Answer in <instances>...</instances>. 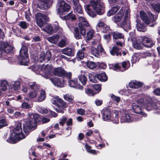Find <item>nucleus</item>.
<instances>
[{
    "label": "nucleus",
    "instance_id": "1",
    "mask_svg": "<svg viewBox=\"0 0 160 160\" xmlns=\"http://www.w3.org/2000/svg\"><path fill=\"white\" fill-rule=\"evenodd\" d=\"M28 116V117L23 125V131L27 135L29 132L36 128L37 122L40 118L39 114L36 113L29 112Z\"/></svg>",
    "mask_w": 160,
    "mask_h": 160
},
{
    "label": "nucleus",
    "instance_id": "2",
    "mask_svg": "<svg viewBox=\"0 0 160 160\" xmlns=\"http://www.w3.org/2000/svg\"><path fill=\"white\" fill-rule=\"evenodd\" d=\"M34 72H38V73L42 74V76L46 78H48L52 74L53 70L52 66L49 65L43 64L40 67L36 66L33 69ZM37 74L38 72H36Z\"/></svg>",
    "mask_w": 160,
    "mask_h": 160
},
{
    "label": "nucleus",
    "instance_id": "3",
    "mask_svg": "<svg viewBox=\"0 0 160 160\" xmlns=\"http://www.w3.org/2000/svg\"><path fill=\"white\" fill-rule=\"evenodd\" d=\"M90 5H87L85 9L88 14L92 17H95L96 14L91 9L90 7H92L98 15H100V3L98 0H92L90 2Z\"/></svg>",
    "mask_w": 160,
    "mask_h": 160
},
{
    "label": "nucleus",
    "instance_id": "4",
    "mask_svg": "<svg viewBox=\"0 0 160 160\" xmlns=\"http://www.w3.org/2000/svg\"><path fill=\"white\" fill-rule=\"evenodd\" d=\"M28 57L27 48L25 46H22L18 57V62L20 64L25 66L28 65L29 63L27 60Z\"/></svg>",
    "mask_w": 160,
    "mask_h": 160
},
{
    "label": "nucleus",
    "instance_id": "5",
    "mask_svg": "<svg viewBox=\"0 0 160 160\" xmlns=\"http://www.w3.org/2000/svg\"><path fill=\"white\" fill-rule=\"evenodd\" d=\"M84 26L86 27H89V25L88 22L86 20L82 23H79V27L80 32V33H79V30L78 28H75L74 29L75 32L74 36L77 39H80L81 38V34L82 36H84L86 34Z\"/></svg>",
    "mask_w": 160,
    "mask_h": 160
},
{
    "label": "nucleus",
    "instance_id": "6",
    "mask_svg": "<svg viewBox=\"0 0 160 160\" xmlns=\"http://www.w3.org/2000/svg\"><path fill=\"white\" fill-rule=\"evenodd\" d=\"M58 12L60 14H62L63 12H68L71 8L70 5L63 0H58Z\"/></svg>",
    "mask_w": 160,
    "mask_h": 160
},
{
    "label": "nucleus",
    "instance_id": "7",
    "mask_svg": "<svg viewBox=\"0 0 160 160\" xmlns=\"http://www.w3.org/2000/svg\"><path fill=\"white\" fill-rule=\"evenodd\" d=\"M36 20L38 25L42 27L44 22L48 21L49 18L45 14L38 12L36 15Z\"/></svg>",
    "mask_w": 160,
    "mask_h": 160
},
{
    "label": "nucleus",
    "instance_id": "8",
    "mask_svg": "<svg viewBox=\"0 0 160 160\" xmlns=\"http://www.w3.org/2000/svg\"><path fill=\"white\" fill-rule=\"evenodd\" d=\"M111 30L109 26L107 25L104 22L101 21V31L103 33H108L103 35L104 38L105 39H111V34L110 31Z\"/></svg>",
    "mask_w": 160,
    "mask_h": 160
},
{
    "label": "nucleus",
    "instance_id": "9",
    "mask_svg": "<svg viewBox=\"0 0 160 160\" xmlns=\"http://www.w3.org/2000/svg\"><path fill=\"white\" fill-rule=\"evenodd\" d=\"M51 52L49 50H47L45 54L43 52H41L38 61L42 62L44 61L45 62H48L50 60L51 57Z\"/></svg>",
    "mask_w": 160,
    "mask_h": 160
},
{
    "label": "nucleus",
    "instance_id": "10",
    "mask_svg": "<svg viewBox=\"0 0 160 160\" xmlns=\"http://www.w3.org/2000/svg\"><path fill=\"white\" fill-rule=\"evenodd\" d=\"M157 106V104L153 102L152 99L150 98H148L143 105V107L146 110L150 111L154 109Z\"/></svg>",
    "mask_w": 160,
    "mask_h": 160
},
{
    "label": "nucleus",
    "instance_id": "11",
    "mask_svg": "<svg viewBox=\"0 0 160 160\" xmlns=\"http://www.w3.org/2000/svg\"><path fill=\"white\" fill-rule=\"evenodd\" d=\"M132 108L133 112L139 114L145 117L147 114L142 111L140 106L136 103H133L132 104Z\"/></svg>",
    "mask_w": 160,
    "mask_h": 160
},
{
    "label": "nucleus",
    "instance_id": "12",
    "mask_svg": "<svg viewBox=\"0 0 160 160\" xmlns=\"http://www.w3.org/2000/svg\"><path fill=\"white\" fill-rule=\"evenodd\" d=\"M72 3L74 5L73 8L75 12L77 14H82L83 12L81 6L79 3L78 0H72Z\"/></svg>",
    "mask_w": 160,
    "mask_h": 160
},
{
    "label": "nucleus",
    "instance_id": "13",
    "mask_svg": "<svg viewBox=\"0 0 160 160\" xmlns=\"http://www.w3.org/2000/svg\"><path fill=\"white\" fill-rule=\"evenodd\" d=\"M101 113L102 114V118L104 121H110V116L111 115V111L110 109L108 108H104L101 111Z\"/></svg>",
    "mask_w": 160,
    "mask_h": 160
},
{
    "label": "nucleus",
    "instance_id": "14",
    "mask_svg": "<svg viewBox=\"0 0 160 160\" xmlns=\"http://www.w3.org/2000/svg\"><path fill=\"white\" fill-rule=\"evenodd\" d=\"M25 136L24 134L21 132H19V133L17 134V135L14 136L13 139H12L11 138V136L10 137V140L9 141L8 140H7L8 142L12 143H15L19 141L24 139L25 138Z\"/></svg>",
    "mask_w": 160,
    "mask_h": 160
},
{
    "label": "nucleus",
    "instance_id": "15",
    "mask_svg": "<svg viewBox=\"0 0 160 160\" xmlns=\"http://www.w3.org/2000/svg\"><path fill=\"white\" fill-rule=\"evenodd\" d=\"M61 52L68 56H73L75 53V49L73 48L67 47L62 50Z\"/></svg>",
    "mask_w": 160,
    "mask_h": 160
},
{
    "label": "nucleus",
    "instance_id": "16",
    "mask_svg": "<svg viewBox=\"0 0 160 160\" xmlns=\"http://www.w3.org/2000/svg\"><path fill=\"white\" fill-rule=\"evenodd\" d=\"M118 111L114 110L111 112L110 121L115 123H118L119 122L118 117Z\"/></svg>",
    "mask_w": 160,
    "mask_h": 160
},
{
    "label": "nucleus",
    "instance_id": "17",
    "mask_svg": "<svg viewBox=\"0 0 160 160\" xmlns=\"http://www.w3.org/2000/svg\"><path fill=\"white\" fill-rule=\"evenodd\" d=\"M68 82L69 85L71 87L81 90L83 89V87L82 86L78 84V80L76 78L69 80Z\"/></svg>",
    "mask_w": 160,
    "mask_h": 160
},
{
    "label": "nucleus",
    "instance_id": "18",
    "mask_svg": "<svg viewBox=\"0 0 160 160\" xmlns=\"http://www.w3.org/2000/svg\"><path fill=\"white\" fill-rule=\"evenodd\" d=\"M111 34V36H112L113 40H124V34L118 31L112 32Z\"/></svg>",
    "mask_w": 160,
    "mask_h": 160
},
{
    "label": "nucleus",
    "instance_id": "19",
    "mask_svg": "<svg viewBox=\"0 0 160 160\" xmlns=\"http://www.w3.org/2000/svg\"><path fill=\"white\" fill-rule=\"evenodd\" d=\"M123 13V10L122 9H121L119 12L112 17V19L114 22L116 23L119 22L124 15Z\"/></svg>",
    "mask_w": 160,
    "mask_h": 160
},
{
    "label": "nucleus",
    "instance_id": "20",
    "mask_svg": "<svg viewBox=\"0 0 160 160\" xmlns=\"http://www.w3.org/2000/svg\"><path fill=\"white\" fill-rule=\"evenodd\" d=\"M140 18L146 24L149 25L150 24L151 20L144 11L142 10L140 11Z\"/></svg>",
    "mask_w": 160,
    "mask_h": 160
},
{
    "label": "nucleus",
    "instance_id": "21",
    "mask_svg": "<svg viewBox=\"0 0 160 160\" xmlns=\"http://www.w3.org/2000/svg\"><path fill=\"white\" fill-rule=\"evenodd\" d=\"M22 123L21 122H18L17 123L16 128L13 130L12 132L11 133V138L12 139H13L14 136L17 135V134L19 133V132H21L22 131L21 128Z\"/></svg>",
    "mask_w": 160,
    "mask_h": 160
},
{
    "label": "nucleus",
    "instance_id": "22",
    "mask_svg": "<svg viewBox=\"0 0 160 160\" xmlns=\"http://www.w3.org/2000/svg\"><path fill=\"white\" fill-rule=\"evenodd\" d=\"M143 83L136 80L131 81L129 83V86L131 88H138L142 86Z\"/></svg>",
    "mask_w": 160,
    "mask_h": 160
},
{
    "label": "nucleus",
    "instance_id": "23",
    "mask_svg": "<svg viewBox=\"0 0 160 160\" xmlns=\"http://www.w3.org/2000/svg\"><path fill=\"white\" fill-rule=\"evenodd\" d=\"M136 27L137 30L140 32H145L147 30L146 26L142 22H141L137 20Z\"/></svg>",
    "mask_w": 160,
    "mask_h": 160
},
{
    "label": "nucleus",
    "instance_id": "24",
    "mask_svg": "<svg viewBox=\"0 0 160 160\" xmlns=\"http://www.w3.org/2000/svg\"><path fill=\"white\" fill-rule=\"evenodd\" d=\"M88 77L90 81L94 83L98 82L97 80H96V78L98 79V81L100 80V74H96L94 76L93 74L89 73Z\"/></svg>",
    "mask_w": 160,
    "mask_h": 160
},
{
    "label": "nucleus",
    "instance_id": "25",
    "mask_svg": "<svg viewBox=\"0 0 160 160\" xmlns=\"http://www.w3.org/2000/svg\"><path fill=\"white\" fill-rule=\"evenodd\" d=\"M119 49L118 48L114 46L110 51V53L113 56H121L122 53L121 52H119Z\"/></svg>",
    "mask_w": 160,
    "mask_h": 160
},
{
    "label": "nucleus",
    "instance_id": "26",
    "mask_svg": "<svg viewBox=\"0 0 160 160\" xmlns=\"http://www.w3.org/2000/svg\"><path fill=\"white\" fill-rule=\"evenodd\" d=\"M64 73V70L61 67H58L54 69V74L56 76H62Z\"/></svg>",
    "mask_w": 160,
    "mask_h": 160
},
{
    "label": "nucleus",
    "instance_id": "27",
    "mask_svg": "<svg viewBox=\"0 0 160 160\" xmlns=\"http://www.w3.org/2000/svg\"><path fill=\"white\" fill-rule=\"evenodd\" d=\"M29 86L32 90L38 92L40 91V86L35 82L30 83Z\"/></svg>",
    "mask_w": 160,
    "mask_h": 160
},
{
    "label": "nucleus",
    "instance_id": "28",
    "mask_svg": "<svg viewBox=\"0 0 160 160\" xmlns=\"http://www.w3.org/2000/svg\"><path fill=\"white\" fill-rule=\"evenodd\" d=\"M120 8V7L118 5L113 7L108 12L107 14V16L109 17L114 14L119 10Z\"/></svg>",
    "mask_w": 160,
    "mask_h": 160
},
{
    "label": "nucleus",
    "instance_id": "29",
    "mask_svg": "<svg viewBox=\"0 0 160 160\" xmlns=\"http://www.w3.org/2000/svg\"><path fill=\"white\" fill-rule=\"evenodd\" d=\"M50 79L55 86L60 87H63V84L58 78H50Z\"/></svg>",
    "mask_w": 160,
    "mask_h": 160
},
{
    "label": "nucleus",
    "instance_id": "30",
    "mask_svg": "<svg viewBox=\"0 0 160 160\" xmlns=\"http://www.w3.org/2000/svg\"><path fill=\"white\" fill-rule=\"evenodd\" d=\"M121 27L123 29L126 31L129 29H131V28L130 25V22L129 21L125 22H122L121 23Z\"/></svg>",
    "mask_w": 160,
    "mask_h": 160
},
{
    "label": "nucleus",
    "instance_id": "31",
    "mask_svg": "<svg viewBox=\"0 0 160 160\" xmlns=\"http://www.w3.org/2000/svg\"><path fill=\"white\" fill-rule=\"evenodd\" d=\"M132 41V43H134L133 47L135 48L138 50L142 48V45H143L142 41Z\"/></svg>",
    "mask_w": 160,
    "mask_h": 160
},
{
    "label": "nucleus",
    "instance_id": "32",
    "mask_svg": "<svg viewBox=\"0 0 160 160\" xmlns=\"http://www.w3.org/2000/svg\"><path fill=\"white\" fill-rule=\"evenodd\" d=\"M109 66L110 69L115 71H120L121 68V66L119 65L118 63H117L115 64H109Z\"/></svg>",
    "mask_w": 160,
    "mask_h": 160
},
{
    "label": "nucleus",
    "instance_id": "33",
    "mask_svg": "<svg viewBox=\"0 0 160 160\" xmlns=\"http://www.w3.org/2000/svg\"><path fill=\"white\" fill-rule=\"evenodd\" d=\"M65 20H69L71 19L72 21L75 20L76 19L75 15L72 12H71L67 15L64 17Z\"/></svg>",
    "mask_w": 160,
    "mask_h": 160
},
{
    "label": "nucleus",
    "instance_id": "34",
    "mask_svg": "<svg viewBox=\"0 0 160 160\" xmlns=\"http://www.w3.org/2000/svg\"><path fill=\"white\" fill-rule=\"evenodd\" d=\"M85 50V48H83L82 49L78 51L77 54V57L78 59L82 60L84 58Z\"/></svg>",
    "mask_w": 160,
    "mask_h": 160
},
{
    "label": "nucleus",
    "instance_id": "35",
    "mask_svg": "<svg viewBox=\"0 0 160 160\" xmlns=\"http://www.w3.org/2000/svg\"><path fill=\"white\" fill-rule=\"evenodd\" d=\"M8 85V82L6 80H3L0 82V91L1 90L4 91L7 90V86Z\"/></svg>",
    "mask_w": 160,
    "mask_h": 160
},
{
    "label": "nucleus",
    "instance_id": "36",
    "mask_svg": "<svg viewBox=\"0 0 160 160\" xmlns=\"http://www.w3.org/2000/svg\"><path fill=\"white\" fill-rule=\"evenodd\" d=\"M135 116L132 114L127 113L126 114L125 118L126 119V121L128 122H130L134 121V117Z\"/></svg>",
    "mask_w": 160,
    "mask_h": 160
},
{
    "label": "nucleus",
    "instance_id": "37",
    "mask_svg": "<svg viewBox=\"0 0 160 160\" xmlns=\"http://www.w3.org/2000/svg\"><path fill=\"white\" fill-rule=\"evenodd\" d=\"M143 45L145 47L150 48L152 47L154 45L152 41H142Z\"/></svg>",
    "mask_w": 160,
    "mask_h": 160
},
{
    "label": "nucleus",
    "instance_id": "38",
    "mask_svg": "<svg viewBox=\"0 0 160 160\" xmlns=\"http://www.w3.org/2000/svg\"><path fill=\"white\" fill-rule=\"evenodd\" d=\"M11 84L13 86V89L15 90H17L20 88V83L19 81H12Z\"/></svg>",
    "mask_w": 160,
    "mask_h": 160
},
{
    "label": "nucleus",
    "instance_id": "39",
    "mask_svg": "<svg viewBox=\"0 0 160 160\" xmlns=\"http://www.w3.org/2000/svg\"><path fill=\"white\" fill-rule=\"evenodd\" d=\"M57 101L58 102V104L60 105V107L58 108H61L62 109H64V108L67 107V105L66 103L62 99L59 98Z\"/></svg>",
    "mask_w": 160,
    "mask_h": 160
},
{
    "label": "nucleus",
    "instance_id": "40",
    "mask_svg": "<svg viewBox=\"0 0 160 160\" xmlns=\"http://www.w3.org/2000/svg\"><path fill=\"white\" fill-rule=\"evenodd\" d=\"M78 78L79 81L84 85L86 84L87 79V78L84 74H82L78 76Z\"/></svg>",
    "mask_w": 160,
    "mask_h": 160
},
{
    "label": "nucleus",
    "instance_id": "41",
    "mask_svg": "<svg viewBox=\"0 0 160 160\" xmlns=\"http://www.w3.org/2000/svg\"><path fill=\"white\" fill-rule=\"evenodd\" d=\"M46 98L45 92V90L41 91L40 94L38 97V100L40 102L43 101Z\"/></svg>",
    "mask_w": 160,
    "mask_h": 160
},
{
    "label": "nucleus",
    "instance_id": "42",
    "mask_svg": "<svg viewBox=\"0 0 160 160\" xmlns=\"http://www.w3.org/2000/svg\"><path fill=\"white\" fill-rule=\"evenodd\" d=\"M87 66L91 69H93L97 66V64L93 62L88 61L87 63Z\"/></svg>",
    "mask_w": 160,
    "mask_h": 160
},
{
    "label": "nucleus",
    "instance_id": "43",
    "mask_svg": "<svg viewBox=\"0 0 160 160\" xmlns=\"http://www.w3.org/2000/svg\"><path fill=\"white\" fill-rule=\"evenodd\" d=\"M38 92L32 90L28 93V97L30 98H33L37 97L38 93Z\"/></svg>",
    "mask_w": 160,
    "mask_h": 160
},
{
    "label": "nucleus",
    "instance_id": "44",
    "mask_svg": "<svg viewBox=\"0 0 160 160\" xmlns=\"http://www.w3.org/2000/svg\"><path fill=\"white\" fill-rule=\"evenodd\" d=\"M108 79V77L105 72H101V82H105Z\"/></svg>",
    "mask_w": 160,
    "mask_h": 160
},
{
    "label": "nucleus",
    "instance_id": "45",
    "mask_svg": "<svg viewBox=\"0 0 160 160\" xmlns=\"http://www.w3.org/2000/svg\"><path fill=\"white\" fill-rule=\"evenodd\" d=\"M44 30L48 33L52 34L53 32V30L52 27L50 25H47L46 28H44Z\"/></svg>",
    "mask_w": 160,
    "mask_h": 160
},
{
    "label": "nucleus",
    "instance_id": "46",
    "mask_svg": "<svg viewBox=\"0 0 160 160\" xmlns=\"http://www.w3.org/2000/svg\"><path fill=\"white\" fill-rule=\"evenodd\" d=\"M151 6L156 12L158 13L160 12V3L158 4L152 3Z\"/></svg>",
    "mask_w": 160,
    "mask_h": 160
},
{
    "label": "nucleus",
    "instance_id": "47",
    "mask_svg": "<svg viewBox=\"0 0 160 160\" xmlns=\"http://www.w3.org/2000/svg\"><path fill=\"white\" fill-rule=\"evenodd\" d=\"M94 31L93 30L90 29L87 34V40H90L93 38Z\"/></svg>",
    "mask_w": 160,
    "mask_h": 160
},
{
    "label": "nucleus",
    "instance_id": "48",
    "mask_svg": "<svg viewBox=\"0 0 160 160\" xmlns=\"http://www.w3.org/2000/svg\"><path fill=\"white\" fill-rule=\"evenodd\" d=\"M91 52L95 56L99 58L100 55L98 50L95 48H92V49Z\"/></svg>",
    "mask_w": 160,
    "mask_h": 160
},
{
    "label": "nucleus",
    "instance_id": "49",
    "mask_svg": "<svg viewBox=\"0 0 160 160\" xmlns=\"http://www.w3.org/2000/svg\"><path fill=\"white\" fill-rule=\"evenodd\" d=\"M38 111L41 113H47L49 112V111L47 108L42 107H38L37 108Z\"/></svg>",
    "mask_w": 160,
    "mask_h": 160
},
{
    "label": "nucleus",
    "instance_id": "50",
    "mask_svg": "<svg viewBox=\"0 0 160 160\" xmlns=\"http://www.w3.org/2000/svg\"><path fill=\"white\" fill-rule=\"evenodd\" d=\"M1 41H0V48L1 50H2L4 52L5 51V49L8 46V44L7 42H1Z\"/></svg>",
    "mask_w": 160,
    "mask_h": 160
},
{
    "label": "nucleus",
    "instance_id": "51",
    "mask_svg": "<svg viewBox=\"0 0 160 160\" xmlns=\"http://www.w3.org/2000/svg\"><path fill=\"white\" fill-rule=\"evenodd\" d=\"M86 93L89 96H94L95 94H97V92H94L90 88L86 89Z\"/></svg>",
    "mask_w": 160,
    "mask_h": 160
},
{
    "label": "nucleus",
    "instance_id": "52",
    "mask_svg": "<svg viewBox=\"0 0 160 160\" xmlns=\"http://www.w3.org/2000/svg\"><path fill=\"white\" fill-rule=\"evenodd\" d=\"M85 148L87 151L91 153L95 154L96 153V151L94 150L91 149V147L88 144H86L85 145Z\"/></svg>",
    "mask_w": 160,
    "mask_h": 160
},
{
    "label": "nucleus",
    "instance_id": "53",
    "mask_svg": "<svg viewBox=\"0 0 160 160\" xmlns=\"http://www.w3.org/2000/svg\"><path fill=\"white\" fill-rule=\"evenodd\" d=\"M32 106L30 104H29L26 102H23L21 105L22 108L26 109L30 108Z\"/></svg>",
    "mask_w": 160,
    "mask_h": 160
},
{
    "label": "nucleus",
    "instance_id": "54",
    "mask_svg": "<svg viewBox=\"0 0 160 160\" xmlns=\"http://www.w3.org/2000/svg\"><path fill=\"white\" fill-rule=\"evenodd\" d=\"M12 50L13 47L12 46L9 44L8 46H7V47L6 48V49H5V51L4 53L5 54V53H9L12 52Z\"/></svg>",
    "mask_w": 160,
    "mask_h": 160
},
{
    "label": "nucleus",
    "instance_id": "55",
    "mask_svg": "<svg viewBox=\"0 0 160 160\" xmlns=\"http://www.w3.org/2000/svg\"><path fill=\"white\" fill-rule=\"evenodd\" d=\"M136 103L138 104L143 106L144 104V99L143 98H140L137 101Z\"/></svg>",
    "mask_w": 160,
    "mask_h": 160
},
{
    "label": "nucleus",
    "instance_id": "56",
    "mask_svg": "<svg viewBox=\"0 0 160 160\" xmlns=\"http://www.w3.org/2000/svg\"><path fill=\"white\" fill-rule=\"evenodd\" d=\"M64 99L68 102H71L73 99V97L68 94H66L64 96Z\"/></svg>",
    "mask_w": 160,
    "mask_h": 160
},
{
    "label": "nucleus",
    "instance_id": "57",
    "mask_svg": "<svg viewBox=\"0 0 160 160\" xmlns=\"http://www.w3.org/2000/svg\"><path fill=\"white\" fill-rule=\"evenodd\" d=\"M67 118L64 117L63 116L60 120V121L59 122V123L62 126H63L64 124L65 123L66 121L67 120Z\"/></svg>",
    "mask_w": 160,
    "mask_h": 160
},
{
    "label": "nucleus",
    "instance_id": "58",
    "mask_svg": "<svg viewBox=\"0 0 160 160\" xmlns=\"http://www.w3.org/2000/svg\"><path fill=\"white\" fill-rule=\"evenodd\" d=\"M93 87L96 90V92L98 93L100 91V85L99 84H94L93 85Z\"/></svg>",
    "mask_w": 160,
    "mask_h": 160
},
{
    "label": "nucleus",
    "instance_id": "59",
    "mask_svg": "<svg viewBox=\"0 0 160 160\" xmlns=\"http://www.w3.org/2000/svg\"><path fill=\"white\" fill-rule=\"evenodd\" d=\"M59 38V36L56 34L51 37H49L48 38V40H58Z\"/></svg>",
    "mask_w": 160,
    "mask_h": 160
},
{
    "label": "nucleus",
    "instance_id": "60",
    "mask_svg": "<svg viewBox=\"0 0 160 160\" xmlns=\"http://www.w3.org/2000/svg\"><path fill=\"white\" fill-rule=\"evenodd\" d=\"M105 6L104 3L101 2V15L103 14L105 12Z\"/></svg>",
    "mask_w": 160,
    "mask_h": 160
},
{
    "label": "nucleus",
    "instance_id": "61",
    "mask_svg": "<svg viewBox=\"0 0 160 160\" xmlns=\"http://www.w3.org/2000/svg\"><path fill=\"white\" fill-rule=\"evenodd\" d=\"M111 98L113 99V100L116 101L118 102L120 100V98L119 97H116L113 94L111 95Z\"/></svg>",
    "mask_w": 160,
    "mask_h": 160
},
{
    "label": "nucleus",
    "instance_id": "62",
    "mask_svg": "<svg viewBox=\"0 0 160 160\" xmlns=\"http://www.w3.org/2000/svg\"><path fill=\"white\" fill-rule=\"evenodd\" d=\"M59 98H55L53 99L52 100V103L55 105L58 108H59V106L60 107V105L58 104V102L57 101V100Z\"/></svg>",
    "mask_w": 160,
    "mask_h": 160
},
{
    "label": "nucleus",
    "instance_id": "63",
    "mask_svg": "<svg viewBox=\"0 0 160 160\" xmlns=\"http://www.w3.org/2000/svg\"><path fill=\"white\" fill-rule=\"evenodd\" d=\"M153 92L155 95L158 96H160V88H158L155 89Z\"/></svg>",
    "mask_w": 160,
    "mask_h": 160
},
{
    "label": "nucleus",
    "instance_id": "64",
    "mask_svg": "<svg viewBox=\"0 0 160 160\" xmlns=\"http://www.w3.org/2000/svg\"><path fill=\"white\" fill-rule=\"evenodd\" d=\"M65 41H60L58 42V45L60 47H63L66 45Z\"/></svg>",
    "mask_w": 160,
    "mask_h": 160
}]
</instances>
